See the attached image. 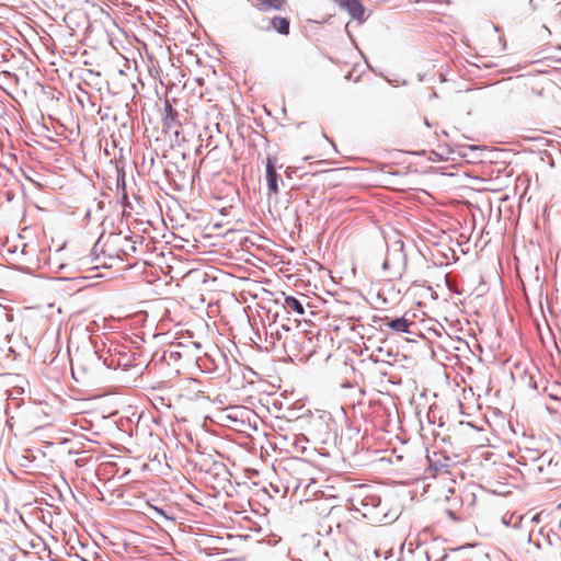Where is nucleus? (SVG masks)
Here are the masks:
<instances>
[{"mask_svg":"<svg viewBox=\"0 0 561 561\" xmlns=\"http://www.w3.org/2000/svg\"><path fill=\"white\" fill-rule=\"evenodd\" d=\"M388 250L404 251V242L400 236H396L394 239L388 243Z\"/></svg>","mask_w":561,"mask_h":561,"instance_id":"nucleus-16","label":"nucleus"},{"mask_svg":"<svg viewBox=\"0 0 561 561\" xmlns=\"http://www.w3.org/2000/svg\"><path fill=\"white\" fill-rule=\"evenodd\" d=\"M124 241L125 244L121 249H118L119 252H123L124 254H129V252H136L137 240L134 237H125Z\"/></svg>","mask_w":561,"mask_h":561,"instance_id":"nucleus-14","label":"nucleus"},{"mask_svg":"<svg viewBox=\"0 0 561 561\" xmlns=\"http://www.w3.org/2000/svg\"><path fill=\"white\" fill-rule=\"evenodd\" d=\"M284 306L286 309L291 310L296 314H305V307L302 301L295 296H285Z\"/></svg>","mask_w":561,"mask_h":561,"instance_id":"nucleus-10","label":"nucleus"},{"mask_svg":"<svg viewBox=\"0 0 561 561\" xmlns=\"http://www.w3.org/2000/svg\"><path fill=\"white\" fill-rule=\"evenodd\" d=\"M14 407L18 409L20 407V403L19 402H15L14 403Z\"/></svg>","mask_w":561,"mask_h":561,"instance_id":"nucleus-23","label":"nucleus"},{"mask_svg":"<svg viewBox=\"0 0 561 561\" xmlns=\"http://www.w3.org/2000/svg\"><path fill=\"white\" fill-rule=\"evenodd\" d=\"M277 158L267 156L265 165V179L270 193H279V182H282L280 175L277 173Z\"/></svg>","mask_w":561,"mask_h":561,"instance_id":"nucleus-2","label":"nucleus"},{"mask_svg":"<svg viewBox=\"0 0 561 561\" xmlns=\"http://www.w3.org/2000/svg\"><path fill=\"white\" fill-rule=\"evenodd\" d=\"M116 171H117V179H116V191L117 194L122 195L123 201L128 199L127 191H126V173L124 164L122 163V158L119 160H116Z\"/></svg>","mask_w":561,"mask_h":561,"instance_id":"nucleus-7","label":"nucleus"},{"mask_svg":"<svg viewBox=\"0 0 561 561\" xmlns=\"http://www.w3.org/2000/svg\"><path fill=\"white\" fill-rule=\"evenodd\" d=\"M392 266H393L392 263L386 257L383 263H382V270L387 271V270H389Z\"/></svg>","mask_w":561,"mask_h":561,"instance_id":"nucleus-20","label":"nucleus"},{"mask_svg":"<svg viewBox=\"0 0 561 561\" xmlns=\"http://www.w3.org/2000/svg\"><path fill=\"white\" fill-rule=\"evenodd\" d=\"M79 545L81 548V553L79 551H77V549L73 545H71L69 547L68 556L75 557V558L79 559L80 561H90L89 556L87 553L88 546L82 545L80 541H79Z\"/></svg>","mask_w":561,"mask_h":561,"instance_id":"nucleus-13","label":"nucleus"},{"mask_svg":"<svg viewBox=\"0 0 561 561\" xmlns=\"http://www.w3.org/2000/svg\"><path fill=\"white\" fill-rule=\"evenodd\" d=\"M379 321H381L380 330L383 331V327L392 330L393 332L401 334V333H411L410 328L415 325V323L409 319L403 317H397V318H379Z\"/></svg>","mask_w":561,"mask_h":561,"instance_id":"nucleus-3","label":"nucleus"},{"mask_svg":"<svg viewBox=\"0 0 561 561\" xmlns=\"http://www.w3.org/2000/svg\"><path fill=\"white\" fill-rule=\"evenodd\" d=\"M11 410H12V405H11V403H9V404L7 405V409H5V414H7V416H8V417H7V421H5V425H7L10 430H12V428H13V424H14V423H13L14 415H13V414H11Z\"/></svg>","mask_w":561,"mask_h":561,"instance_id":"nucleus-18","label":"nucleus"},{"mask_svg":"<svg viewBox=\"0 0 561 561\" xmlns=\"http://www.w3.org/2000/svg\"><path fill=\"white\" fill-rule=\"evenodd\" d=\"M528 386L534 390H537L538 388L537 382L535 381L534 376L531 375L528 376Z\"/></svg>","mask_w":561,"mask_h":561,"instance_id":"nucleus-19","label":"nucleus"},{"mask_svg":"<svg viewBox=\"0 0 561 561\" xmlns=\"http://www.w3.org/2000/svg\"><path fill=\"white\" fill-rule=\"evenodd\" d=\"M102 245H103V234L100 236V238L96 240V242L94 243V245L91 250V255L94 256V260H98L100 254H102L101 253Z\"/></svg>","mask_w":561,"mask_h":561,"instance_id":"nucleus-17","label":"nucleus"},{"mask_svg":"<svg viewBox=\"0 0 561 561\" xmlns=\"http://www.w3.org/2000/svg\"><path fill=\"white\" fill-rule=\"evenodd\" d=\"M351 77H352V72H348V73L345 76V79H346V80H350V79H351Z\"/></svg>","mask_w":561,"mask_h":561,"instance_id":"nucleus-21","label":"nucleus"},{"mask_svg":"<svg viewBox=\"0 0 561 561\" xmlns=\"http://www.w3.org/2000/svg\"><path fill=\"white\" fill-rule=\"evenodd\" d=\"M386 257L392 263L393 267L398 268L399 273L405 270L408 257L404 251L387 250Z\"/></svg>","mask_w":561,"mask_h":561,"instance_id":"nucleus-8","label":"nucleus"},{"mask_svg":"<svg viewBox=\"0 0 561 561\" xmlns=\"http://www.w3.org/2000/svg\"><path fill=\"white\" fill-rule=\"evenodd\" d=\"M270 25L280 35L289 34L290 21L287 18L274 16L271 19Z\"/></svg>","mask_w":561,"mask_h":561,"instance_id":"nucleus-9","label":"nucleus"},{"mask_svg":"<svg viewBox=\"0 0 561 561\" xmlns=\"http://www.w3.org/2000/svg\"><path fill=\"white\" fill-rule=\"evenodd\" d=\"M260 3L257 4V9L260 11L266 12L271 9L280 11L283 10L286 0H259Z\"/></svg>","mask_w":561,"mask_h":561,"instance_id":"nucleus-12","label":"nucleus"},{"mask_svg":"<svg viewBox=\"0 0 561 561\" xmlns=\"http://www.w3.org/2000/svg\"><path fill=\"white\" fill-rule=\"evenodd\" d=\"M180 126L179 122V113L171 105L169 100L164 101L163 104V113H162V127L165 133L170 131L172 128Z\"/></svg>","mask_w":561,"mask_h":561,"instance_id":"nucleus-4","label":"nucleus"},{"mask_svg":"<svg viewBox=\"0 0 561 561\" xmlns=\"http://www.w3.org/2000/svg\"><path fill=\"white\" fill-rule=\"evenodd\" d=\"M149 508L156 514V516H159L168 522H175V517L170 515L165 510L151 504H149Z\"/></svg>","mask_w":561,"mask_h":561,"instance_id":"nucleus-15","label":"nucleus"},{"mask_svg":"<svg viewBox=\"0 0 561 561\" xmlns=\"http://www.w3.org/2000/svg\"><path fill=\"white\" fill-rule=\"evenodd\" d=\"M121 236L116 233H110L106 238L103 236V245L101 253L108 257H119V250L115 248V244L119 241Z\"/></svg>","mask_w":561,"mask_h":561,"instance_id":"nucleus-6","label":"nucleus"},{"mask_svg":"<svg viewBox=\"0 0 561 561\" xmlns=\"http://www.w3.org/2000/svg\"><path fill=\"white\" fill-rule=\"evenodd\" d=\"M135 238L139 239L140 241H142V239H144V237H141V236H136Z\"/></svg>","mask_w":561,"mask_h":561,"instance_id":"nucleus-22","label":"nucleus"},{"mask_svg":"<svg viewBox=\"0 0 561 561\" xmlns=\"http://www.w3.org/2000/svg\"><path fill=\"white\" fill-rule=\"evenodd\" d=\"M341 9L348 12L352 19L363 22L365 8L359 0H334Z\"/></svg>","mask_w":561,"mask_h":561,"instance_id":"nucleus-5","label":"nucleus"},{"mask_svg":"<svg viewBox=\"0 0 561 561\" xmlns=\"http://www.w3.org/2000/svg\"><path fill=\"white\" fill-rule=\"evenodd\" d=\"M381 504V500L378 495H367L362 500V506L364 508V516L371 514L375 508Z\"/></svg>","mask_w":561,"mask_h":561,"instance_id":"nucleus-11","label":"nucleus"},{"mask_svg":"<svg viewBox=\"0 0 561 561\" xmlns=\"http://www.w3.org/2000/svg\"><path fill=\"white\" fill-rule=\"evenodd\" d=\"M427 468L425 472L428 477H436L440 473H449V468L453 466V459L440 451H434L426 455Z\"/></svg>","mask_w":561,"mask_h":561,"instance_id":"nucleus-1","label":"nucleus"}]
</instances>
